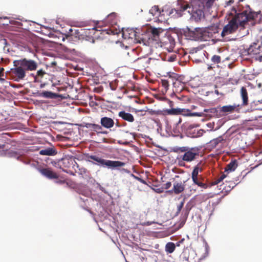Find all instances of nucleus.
I'll return each mask as SVG.
<instances>
[{
	"label": "nucleus",
	"instance_id": "9d476101",
	"mask_svg": "<svg viewBox=\"0 0 262 262\" xmlns=\"http://www.w3.org/2000/svg\"><path fill=\"white\" fill-rule=\"evenodd\" d=\"M197 156H199L198 149L195 148H189L183 155L182 159L183 161L189 162L193 161Z\"/></svg>",
	"mask_w": 262,
	"mask_h": 262
},
{
	"label": "nucleus",
	"instance_id": "bf43d9fd",
	"mask_svg": "<svg viewBox=\"0 0 262 262\" xmlns=\"http://www.w3.org/2000/svg\"><path fill=\"white\" fill-rule=\"evenodd\" d=\"M116 214V215H120V214H119V213H117V214Z\"/></svg>",
	"mask_w": 262,
	"mask_h": 262
},
{
	"label": "nucleus",
	"instance_id": "a19ab883",
	"mask_svg": "<svg viewBox=\"0 0 262 262\" xmlns=\"http://www.w3.org/2000/svg\"><path fill=\"white\" fill-rule=\"evenodd\" d=\"M183 205H184V203L181 202L180 204H179L177 206V213L180 212L182 208L183 207Z\"/></svg>",
	"mask_w": 262,
	"mask_h": 262
},
{
	"label": "nucleus",
	"instance_id": "0eeeda50",
	"mask_svg": "<svg viewBox=\"0 0 262 262\" xmlns=\"http://www.w3.org/2000/svg\"><path fill=\"white\" fill-rule=\"evenodd\" d=\"M183 112V110L181 108H173L171 109H165L163 110H152L149 111V113L150 115H177L181 114Z\"/></svg>",
	"mask_w": 262,
	"mask_h": 262
},
{
	"label": "nucleus",
	"instance_id": "49530a36",
	"mask_svg": "<svg viewBox=\"0 0 262 262\" xmlns=\"http://www.w3.org/2000/svg\"><path fill=\"white\" fill-rule=\"evenodd\" d=\"M56 183H58V184H63V183H64V180H57V181H56Z\"/></svg>",
	"mask_w": 262,
	"mask_h": 262
},
{
	"label": "nucleus",
	"instance_id": "393cba45",
	"mask_svg": "<svg viewBox=\"0 0 262 262\" xmlns=\"http://www.w3.org/2000/svg\"><path fill=\"white\" fill-rule=\"evenodd\" d=\"M236 107L237 106L235 104L233 105H225L221 108L220 112L225 113H231L234 112Z\"/></svg>",
	"mask_w": 262,
	"mask_h": 262
},
{
	"label": "nucleus",
	"instance_id": "de8ad7c7",
	"mask_svg": "<svg viewBox=\"0 0 262 262\" xmlns=\"http://www.w3.org/2000/svg\"><path fill=\"white\" fill-rule=\"evenodd\" d=\"M168 104L170 107H172L174 105L173 102L170 100L168 101Z\"/></svg>",
	"mask_w": 262,
	"mask_h": 262
},
{
	"label": "nucleus",
	"instance_id": "ea45409f",
	"mask_svg": "<svg viewBox=\"0 0 262 262\" xmlns=\"http://www.w3.org/2000/svg\"><path fill=\"white\" fill-rule=\"evenodd\" d=\"M110 86L111 89L112 90H116V84L115 83H114L113 82H111L110 83Z\"/></svg>",
	"mask_w": 262,
	"mask_h": 262
},
{
	"label": "nucleus",
	"instance_id": "2eb2a0df",
	"mask_svg": "<svg viewBox=\"0 0 262 262\" xmlns=\"http://www.w3.org/2000/svg\"><path fill=\"white\" fill-rule=\"evenodd\" d=\"M37 96L53 99H57L58 98H61V95L60 94L53 93L51 91H43L40 93H38Z\"/></svg>",
	"mask_w": 262,
	"mask_h": 262
},
{
	"label": "nucleus",
	"instance_id": "7c9ffc66",
	"mask_svg": "<svg viewBox=\"0 0 262 262\" xmlns=\"http://www.w3.org/2000/svg\"><path fill=\"white\" fill-rule=\"evenodd\" d=\"M161 84L162 86L163 87V89H162V93H166L169 88L168 80L166 79H161Z\"/></svg>",
	"mask_w": 262,
	"mask_h": 262
},
{
	"label": "nucleus",
	"instance_id": "a18cd8bd",
	"mask_svg": "<svg viewBox=\"0 0 262 262\" xmlns=\"http://www.w3.org/2000/svg\"><path fill=\"white\" fill-rule=\"evenodd\" d=\"M67 38L69 39H73V38H77V36H74L73 34H71L70 35H69L67 37Z\"/></svg>",
	"mask_w": 262,
	"mask_h": 262
},
{
	"label": "nucleus",
	"instance_id": "c9c22d12",
	"mask_svg": "<svg viewBox=\"0 0 262 262\" xmlns=\"http://www.w3.org/2000/svg\"><path fill=\"white\" fill-rule=\"evenodd\" d=\"M226 177L225 174H223L217 180L213 182V185H216L222 181Z\"/></svg>",
	"mask_w": 262,
	"mask_h": 262
},
{
	"label": "nucleus",
	"instance_id": "72a5a7b5",
	"mask_svg": "<svg viewBox=\"0 0 262 262\" xmlns=\"http://www.w3.org/2000/svg\"><path fill=\"white\" fill-rule=\"evenodd\" d=\"M221 57L219 55H214L211 58V61L213 64H218L221 62Z\"/></svg>",
	"mask_w": 262,
	"mask_h": 262
},
{
	"label": "nucleus",
	"instance_id": "39448f33",
	"mask_svg": "<svg viewBox=\"0 0 262 262\" xmlns=\"http://www.w3.org/2000/svg\"><path fill=\"white\" fill-rule=\"evenodd\" d=\"M137 31H139V29H136L134 30L132 28H127L125 30H122V37L124 39L130 40V42L134 43H137L143 42L145 39L143 37V34H141Z\"/></svg>",
	"mask_w": 262,
	"mask_h": 262
},
{
	"label": "nucleus",
	"instance_id": "8fccbe9b",
	"mask_svg": "<svg viewBox=\"0 0 262 262\" xmlns=\"http://www.w3.org/2000/svg\"><path fill=\"white\" fill-rule=\"evenodd\" d=\"M233 3V1L230 0L227 2V5H231Z\"/></svg>",
	"mask_w": 262,
	"mask_h": 262
},
{
	"label": "nucleus",
	"instance_id": "5701e85b",
	"mask_svg": "<svg viewBox=\"0 0 262 262\" xmlns=\"http://www.w3.org/2000/svg\"><path fill=\"white\" fill-rule=\"evenodd\" d=\"M57 154V151L54 148H47L39 151V154L46 156H54Z\"/></svg>",
	"mask_w": 262,
	"mask_h": 262
},
{
	"label": "nucleus",
	"instance_id": "c756f323",
	"mask_svg": "<svg viewBox=\"0 0 262 262\" xmlns=\"http://www.w3.org/2000/svg\"><path fill=\"white\" fill-rule=\"evenodd\" d=\"M149 13L153 16L158 17L161 14L160 10L158 6H154L149 10Z\"/></svg>",
	"mask_w": 262,
	"mask_h": 262
},
{
	"label": "nucleus",
	"instance_id": "a211bd4d",
	"mask_svg": "<svg viewBox=\"0 0 262 262\" xmlns=\"http://www.w3.org/2000/svg\"><path fill=\"white\" fill-rule=\"evenodd\" d=\"M118 116L123 120L130 123H132L135 121V118L132 114L127 113L124 111L119 112Z\"/></svg>",
	"mask_w": 262,
	"mask_h": 262
},
{
	"label": "nucleus",
	"instance_id": "b1692460",
	"mask_svg": "<svg viewBox=\"0 0 262 262\" xmlns=\"http://www.w3.org/2000/svg\"><path fill=\"white\" fill-rule=\"evenodd\" d=\"M185 182L182 183H177L173 185V191L176 194H179L185 189Z\"/></svg>",
	"mask_w": 262,
	"mask_h": 262
},
{
	"label": "nucleus",
	"instance_id": "c85d7f7f",
	"mask_svg": "<svg viewBox=\"0 0 262 262\" xmlns=\"http://www.w3.org/2000/svg\"><path fill=\"white\" fill-rule=\"evenodd\" d=\"M237 167V163L236 160L231 161L226 166L225 171H234Z\"/></svg>",
	"mask_w": 262,
	"mask_h": 262
},
{
	"label": "nucleus",
	"instance_id": "e433bc0d",
	"mask_svg": "<svg viewBox=\"0 0 262 262\" xmlns=\"http://www.w3.org/2000/svg\"><path fill=\"white\" fill-rule=\"evenodd\" d=\"M166 58L167 61L172 62L176 60L177 55L176 54H173L170 56H167Z\"/></svg>",
	"mask_w": 262,
	"mask_h": 262
},
{
	"label": "nucleus",
	"instance_id": "79ce46f5",
	"mask_svg": "<svg viewBox=\"0 0 262 262\" xmlns=\"http://www.w3.org/2000/svg\"><path fill=\"white\" fill-rule=\"evenodd\" d=\"M165 185V189H168L170 187L171 185V182H167L166 184H164Z\"/></svg>",
	"mask_w": 262,
	"mask_h": 262
},
{
	"label": "nucleus",
	"instance_id": "58836bf2",
	"mask_svg": "<svg viewBox=\"0 0 262 262\" xmlns=\"http://www.w3.org/2000/svg\"><path fill=\"white\" fill-rule=\"evenodd\" d=\"M204 242L205 244V254L207 256L208 255V253H209V246H208L207 242L205 240H204Z\"/></svg>",
	"mask_w": 262,
	"mask_h": 262
},
{
	"label": "nucleus",
	"instance_id": "bb28decb",
	"mask_svg": "<svg viewBox=\"0 0 262 262\" xmlns=\"http://www.w3.org/2000/svg\"><path fill=\"white\" fill-rule=\"evenodd\" d=\"M163 30L161 28H152L151 30V34L153 39L157 40L159 38V35L162 33Z\"/></svg>",
	"mask_w": 262,
	"mask_h": 262
},
{
	"label": "nucleus",
	"instance_id": "1a4fd4ad",
	"mask_svg": "<svg viewBox=\"0 0 262 262\" xmlns=\"http://www.w3.org/2000/svg\"><path fill=\"white\" fill-rule=\"evenodd\" d=\"M153 59L148 56L139 57L134 61L135 66L138 69H146L149 67Z\"/></svg>",
	"mask_w": 262,
	"mask_h": 262
},
{
	"label": "nucleus",
	"instance_id": "9b49d317",
	"mask_svg": "<svg viewBox=\"0 0 262 262\" xmlns=\"http://www.w3.org/2000/svg\"><path fill=\"white\" fill-rule=\"evenodd\" d=\"M38 171L44 177L48 179H58L59 175L53 171L51 168H38Z\"/></svg>",
	"mask_w": 262,
	"mask_h": 262
},
{
	"label": "nucleus",
	"instance_id": "13d9d810",
	"mask_svg": "<svg viewBox=\"0 0 262 262\" xmlns=\"http://www.w3.org/2000/svg\"><path fill=\"white\" fill-rule=\"evenodd\" d=\"M62 40H64V38L63 37Z\"/></svg>",
	"mask_w": 262,
	"mask_h": 262
},
{
	"label": "nucleus",
	"instance_id": "4be33fe9",
	"mask_svg": "<svg viewBox=\"0 0 262 262\" xmlns=\"http://www.w3.org/2000/svg\"><path fill=\"white\" fill-rule=\"evenodd\" d=\"M105 23L111 25H115L117 23V14L116 13H111L108 14L105 18Z\"/></svg>",
	"mask_w": 262,
	"mask_h": 262
},
{
	"label": "nucleus",
	"instance_id": "cd10ccee",
	"mask_svg": "<svg viewBox=\"0 0 262 262\" xmlns=\"http://www.w3.org/2000/svg\"><path fill=\"white\" fill-rule=\"evenodd\" d=\"M176 249V245L172 242H168L166 244L165 250L169 254L173 253Z\"/></svg>",
	"mask_w": 262,
	"mask_h": 262
},
{
	"label": "nucleus",
	"instance_id": "5fc2aeb1",
	"mask_svg": "<svg viewBox=\"0 0 262 262\" xmlns=\"http://www.w3.org/2000/svg\"><path fill=\"white\" fill-rule=\"evenodd\" d=\"M185 259L186 260L188 261V259H189V257H185Z\"/></svg>",
	"mask_w": 262,
	"mask_h": 262
},
{
	"label": "nucleus",
	"instance_id": "f8f14e48",
	"mask_svg": "<svg viewBox=\"0 0 262 262\" xmlns=\"http://www.w3.org/2000/svg\"><path fill=\"white\" fill-rule=\"evenodd\" d=\"M260 45L256 43H253L245 52L246 53V55H249L251 58L255 57L256 59V57L260 55Z\"/></svg>",
	"mask_w": 262,
	"mask_h": 262
},
{
	"label": "nucleus",
	"instance_id": "f704fd0d",
	"mask_svg": "<svg viewBox=\"0 0 262 262\" xmlns=\"http://www.w3.org/2000/svg\"><path fill=\"white\" fill-rule=\"evenodd\" d=\"M189 149V147L186 146L181 147H176L173 149V151L175 152H185V153Z\"/></svg>",
	"mask_w": 262,
	"mask_h": 262
},
{
	"label": "nucleus",
	"instance_id": "3c124183",
	"mask_svg": "<svg viewBox=\"0 0 262 262\" xmlns=\"http://www.w3.org/2000/svg\"><path fill=\"white\" fill-rule=\"evenodd\" d=\"M91 214L92 215V217L93 218L94 220L96 222H97V221H96V219H95V216H94V215L95 214Z\"/></svg>",
	"mask_w": 262,
	"mask_h": 262
},
{
	"label": "nucleus",
	"instance_id": "603ef678",
	"mask_svg": "<svg viewBox=\"0 0 262 262\" xmlns=\"http://www.w3.org/2000/svg\"><path fill=\"white\" fill-rule=\"evenodd\" d=\"M143 112V111H142V110H136V113H137V112Z\"/></svg>",
	"mask_w": 262,
	"mask_h": 262
},
{
	"label": "nucleus",
	"instance_id": "a878e982",
	"mask_svg": "<svg viewBox=\"0 0 262 262\" xmlns=\"http://www.w3.org/2000/svg\"><path fill=\"white\" fill-rule=\"evenodd\" d=\"M167 219H164L161 220V222L158 219L157 221H156L155 220L151 221H147V222H141L140 225L142 226H150L152 225V224H157L160 225H162V223L167 221Z\"/></svg>",
	"mask_w": 262,
	"mask_h": 262
},
{
	"label": "nucleus",
	"instance_id": "09e8293b",
	"mask_svg": "<svg viewBox=\"0 0 262 262\" xmlns=\"http://www.w3.org/2000/svg\"><path fill=\"white\" fill-rule=\"evenodd\" d=\"M4 70V68H1L0 67V76H1L3 75Z\"/></svg>",
	"mask_w": 262,
	"mask_h": 262
},
{
	"label": "nucleus",
	"instance_id": "4c0bfd02",
	"mask_svg": "<svg viewBox=\"0 0 262 262\" xmlns=\"http://www.w3.org/2000/svg\"><path fill=\"white\" fill-rule=\"evenodd\" d=\"M260 55H259L258 56H257V57H256V60L261 62L262 61V45L260 46Z\"/></svg>",
	"mask_w": 262,
	"mask_h": 262
},
{
	"label": "nucleus",
	"instance_id": "20e7f679",
	"mask_svg": "<svg viewBox=\"0 0 262 262\" xmlns=\"http://www.w3.org/2000/svg\"><path fill=\"white\" fill-rule=\"evenodd\" d=\"M87 161L99 166H106L108 168H116L125 165V163L119 161H111L102 159L96 155H88Z\"/></svg>",
	"mask_w": 262,
	"mask_h": 262
},
{
	"label": "nucleus",
	"instance_id": "412c9836",
	"mask_svg": "<svg viewBox=\"0 0 262 262\" xmlns=\"http://www.w3.org/2000/svg\"><path fill=\"white\" fill-rule=\"evenodd\" d=\"M165 46L167 48L172 50L175 46V39L171 35H168L166 37V40L164 41Z\"/></svg>",
	"mask_w": 262,
	"mask_h": 262
},
{
	"label": "nucleus",
	"instance_id": "37998d69",
	"mask_svg": "<svg viewBox=\"0 0 262 262\" xmlns=\"http://www.w3.org/2000/svg\"><path fill=\"white\" fill-rule=\"evenodd\" d=\"M184 241V238H182L179 242H177L176 244H175L176 246L179 247L180 246V244L183 243Z\"/></svg>",
	"mask_w": 262,
	"mask_h": 262
},
{
	"label": "nucleus",
	"instance_id": "6e6552de",
	"mask_svg": "<svg viewBox=\"0 0 262 262\" xmlns=\"http://www.w3.org/2000/svg\"><path fill=\"white\" fill-rule=\"evenodd\" d=\"M176 214V215L172 218L175 220V222L173 225V228L172 231H177L181 228L185 224L186 220L188 217V214Z\"/></svg>",
	"mask_w": 262,
	"mask_h": 262
},
{
	"label": "nucleus",
	"instance_id": "c03bdc74",
	"mask_svg": "<svg viewBox=\"0 0 262 262\" xmlns=\"http://www.w3.org/2000/svg\"><path fill=\"white\" fill-rule=\"evenodd\" d=\"M5 148V142L0 143V150H3Z\"/></svg>",
	"mask_w": 262,
	"mask_h": 262
},
{
	"label": "nucleus",
	"instance_id": "f257e3e1",
	"mask_svg": "<svg viewBox=\"0 0 262 262\" xmlns=\"http://www.w3.org/2000/svg\"><path fill=\"white\" fill-rule=\"evenodd\" d=\"M258 14L257 12L252 11L249 6L238 10V12L235 8H233L230 13L231 19L223 28L222 36L224 37L235 32L238 26L244 27L248 21L254 20Z\"/></svg>",
	"mask_w": 262,
	"mask_h": 262
},
{
	"label": "nucleus",
	"instance_id": "aec40b11",
	"mask_svg": "<svg viewBox=\"0 0 262 262\" xmlns=\"http://www.w3.org/2000/svg\"><path fill=\"white\" fill-rule=\"evenodd\" d=\"M46 74V72L44 70H43V69H41L38 70L36 74L31 73L30 74V76L33 78L34 82H39L41 81V79L44 76V75Z\"/></svg>",
	"mask_w": 262,
	"mask_h": 262
},
{
	"label": "nucleus",
	"instance_id": "6e6d98bb",
	"mask_svg": "<svg viewBox=\"0 0 262 262\" xmlns=\"http://www.w3.org/2000/svg\"><path fill=\"white\" fill-rule=\"evenodd\" d=\"M42 86H43V85H41V88H42Z\"/></svg>",
	"mask_w": 262,
	"mask_h": 262
},
{
	"label": "nucleus",
	"instance_id": "473e14b6",
	"mask_svg": "<svg viewBox=\"0 0 262 262\" xmlns=\"http://www.w3.org/2000/svg\"><path fill=\"white\" fill-rule=\"evenodd\" d=\"M202 180H203V178L197 179L195 181H193V182L194 183V184L197 185L198 186L202 188H203V189L207 188L208 187V185L206 183H203L201 181Z\"/></svg>",
	"mask_w": 262,
	"mask_h": 262
},
{
	"label": "nucleus",
	"instance_id": "864d4df0",
	"mask_svg": "<svg viewBox=\"0 0 262 262\" xmlns=\"http://www.w3.org/2000/svg\"><path fill=\"white\" fill-rule=\"evenodd\" d=\"M76 34L78 35L79 33V32L78 30L76 31Z\"/></svg>",
	"mask_w": 262,
	"mask_h": 262
},
{
	"label": "nucleus",
	"instance_id": "7ed1b4c3",
	"mask_svg": "<svg viewBox=\"0 0 262 262\" xmlns=\"http://www.w3.org/2000/svg\"><path fill=\"white\" fill-rule=\"evenodd\" d=\"M215 0H191V5L184 4L180 7L181 11H187L196 21L204 18V10L205 8H210Z\"/></svg>",
	"mask_w": 262,
	"mask_h": 262
},
{
	"label": "nucleus",
	"instance_id": "4d7b16f0",
	"mask_svg": "<svg viewBox=\"0 0 262 262\" xmlns=\"http://www.w3.org/2000/svg\"><path fill=\"white\" fill-rule=\"evenodd\" d=\"M42 86H43V85H41V88H42Z\"/></svg>",
	"mask_w": 262,
	"mask_h": 262
},
{
	"label": "nucleus",
	"instance_id": "dca6fc26",
	"mask_svg": "<svg viewBox=\"0 0 262 262\" xmlns=\"http://www.w3.org/2000/svg\"><path fill=\"white\" fill-rule=\"evenodd\" d=\"M100 123L101 126L106 128H110L114 126V121L111 118L104 117L101 118Z\"/></svg>",
	"mask_w": 262,
	"mask_h": 262
},
{
	"label": "nucleus",
	"instance_id": "ddd939ff",
	"mask_svg": "<svg viewBox=\"0 0 262 262\" xmlns=\"http://www.w3.org/2000/svg\"><path fill=\"white\" fill-rule=\"evenodd\" d=\"M203 165L202 162L200 161L193 168L191 173V178L193 181H195L197 179L202 178L201 175H199V172H201L203 170Z\"/></svg>",
	"mask_w": 262,
	"mask_h": 262
},
{
	"label": "nucleus",
	"instance_id": "2f4dec72",
	"mask_svg": "<svg viewBox=\"0 0 262 262\" xmlns=\"http://www.w3.org/2000/svg\"><path fill=\"white\" fill-rule=\"evenodd\" d=\"M223 141H224V139L223 137L221 136L215 139L212 140L210 141V143L213 147H215L219 143H221Z\"/></svg>",
	"mask_w": 262,
	"mask_h": 262
},
{
	"label": "nucleus",
	"instance_id": "4468645a",
	"mask_svg": "<svg viewBox=\"0 0 262 262\" xmlns=\"http://www.w3.org/2000/svg\"><path fill=\"white\" fill-rule=\"evenodd\" d=\"M84 126L91 130L97 132V134H106L107 133V131H102V127L99 124L87 123H85Z\"/></svg>",
	"mask_w": 262,
	"mask_h": 262
},
{
	"label": "nucleus",
	"instance_id": "6ab92c4d",
	"mask_svg": "<svg viewBox=\"0 0 262 262\" xmlns=\"http://www.w3.org/2000/svg\"><path fill=\"white\" fill-rule=\"evenodd\" d=\"M207 217V216H202L201 214H192L191 216L193 221L197 223L199 227L201 226L203 223L205 222Z\"/></svg>",
	"mask_w": 262,
	"mask_h": 262
},
{
	"label": "nucleus",
	"instance_id": "f3484780",
	"mask_svg": "<svg viewBox=\"0 0 262 262\" xmlns=\"http://www.w3.org/2000/svg\"><path fill=\"white\" fill-rule=\"evenodd\" d=\"M241 97L242 99V106H246L248 104V92L246 88L244 86L242 87L240 91Z\"/></svg>",
	"mask_w": 262,
	"mask_h": 262
},
{
	"label": "nucleus",
	"instance_id": "423d86ee",
	"mask_svg": "<svg viewBox=\"0 0 262 262\" xmlns=\"http://www.w3.org/2000/svg\"><path fill=\"white\" fill-rule=\"evenodd\" d=\"M209 29L196 28L193 30H189L188 36L194 40H207L209 37Z\"/></svg>",
	"mask_w": 262,
	"mask_h": 262
},
{
	"label": "nucleus",
	"instance_id": "f03ea898",
	"mask_svg": "<svg viewBox=\"0 0 262 262\" xmlns=\"http://www.w3.org/2000/svg\"><path fill=\"white\" fill-rule=\"evenodd\" d=\"M13 63L14 68L11 69L10 73L16 82L25 80L27 72L35 71L38 68L36 61L26 58L15 60Z\"/></svg>",
	"mask_w": 262,
	"mask_h": 262
}]
</instances>
